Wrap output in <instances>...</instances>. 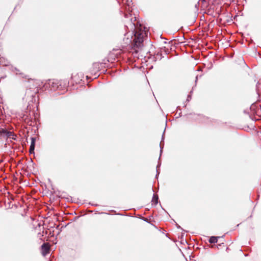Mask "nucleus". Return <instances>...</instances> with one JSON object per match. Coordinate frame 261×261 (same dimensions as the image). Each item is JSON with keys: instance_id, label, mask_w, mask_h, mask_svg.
Masks as SVG:
<instances>
[{"instance_id": "nucleus-1", "label": "nucleus", "mask_w": 261, "mask_h": 261, "mask_svg": "<svg viewBox=\"0 0 261 261\" xmlns=\"http://www.w3.org/2000/svg\"><path fill=\"white\" fill-rule=\"evenodd\" d=\"M124 17L128 18V21L125 22V28L126 33L124 34L122 42V47L130 46L132 48L138 52L143 46L144 38L146 34L145 31L142 30V27H136L133 22V19L136 17H132L130 13L125 14ZM136 19H134V21Z\"/></svg>"}, {"instance_id": "nucleus-2", "label": "nucleus", "mask_w": 261, "mask_h": 261, "mask_svg": "<svg viewBox=\"0 0 261 261\" xmlns=\"http://www.w3.org/2000/svg\"><path fill=\"white\" fill-rule=\"evenodd\" d=\"M45 84L48 85L54 90L58 89L59 86L61 85H59L58 81L55 80H49L48 83Z\"/></svg>"}, {"instance_id": "nucleus-3", "label": "nucleus", "mask_w": 261, "mask_h": 261, "mask_svg": "<svg viewBox=\"0 0 261 261\" xmlns=\"http://www.w3.org/2000/svg\"><path fill=\"white\" fill-rule=\"evenodd\" d=\"M42 248V254L43 256H45L46 254L49 253V246L47 243H43L41 245Z\"/></svg>"}, {"instance_id": "nucleus-4", "label": "nucleus", "mask_w": 261, "mask_h": 261, "mask_svg": "<svg viewBox=\"0 0 261 261\" xmlns=\"http://www.w3.org/2000/svg\"><path fill=\"white\" fill-rule=\"evenodd\" d=\"M122 3L128 7V11H130L129 8H130L133 5L132 0H122Z\"/></svg>"}, {"instance_id": "nucleus-5", "label": "nucleus", "mask_w": 261, "mask_h": 261, "mask_svg": "<svg viewBox=\"0 0 261 261\" xmlns=\"http://www.w3.org/2000/svg\"><path fill=\"white\" fill-rule=\"evenodd\" d=\"M220 238V237H215V236L211 237L209 239V242L212 244L216 243L218 242V239Z\"/></svg>"}, {"instance_id": "nucleus-6", "label": "nucleus", "mask_w": 261, "mask_h": 261, "mask_svg": "<svg viewBox=\"0 0 261 261\" xmlns=\"http://www.w3.org/2000/svg\"><path fill=\"white\" fill-rule=\"evenodd\" d=\"M152 204L156 205L158 203V196L156 195L153 194L152 199Z\"/></svg>"}, {"instance_id": "nucleus-7", "label": "nucleus", "mask_w": 261, "mask_h": 261, "mask_svg": "<svg viewBox=\"0 0 261 261\" xmlns=\"http://www.w3.org/2000/svg\"><path fill=\"white\" fill-rule=\"evenodd\" d=\"M5 136L8 138H11L13 139H14V140L15 139V138H14V135L13 133L11 132H9V131L7 130V134H6Z\"/></svg>"}, {"instance_id": "nucleus-8", "label": "nucleus", "mask_w": 261, "mask_h": 261, "mask_svg": "<svg viewBox=\"0 0 261 261\" xmlns=\"http://www.w3.org/2000/svg\"><path fill=\"white\" fill-rule=\"evenodd\" d=\"M31 139V143L30 146L35 147V141L36 138L35 137H32Z\"/></svg>"}, {"instance_id": "nucleus-9", "label": "nucleus", "mask_w": 261, "mask_h": 261, "mask_svg": "<svg viewBox=\"0 0 261 261\" xmlns=\"http://www.w3.org/2000/svg\"><path fill=\"white\" fill-rule=\"evenodd\" d=\"M7 130H6L5 129L2 128L0 129V135H6V134H7Z\"/></svg>"}, {"instance_id": "nucleus-10", "label": "nucleus", "mask_w": 261, "mask_h": 261, "mask_svg": "<svg viewBox=\"0 0 261 261\" xmlns=\"http://www.w3.org/2000/svg\"><path fill=\"white\" fill-rule=\"evenodd\" d=\"M34 150H35V147H32V146L30 147L29 152L31 154V153L34 154Z\"/></svg>"}, {"instance_id": "nucleus-11", "label": "nucleus", "mask_w": 261, "mask_h": 261, "mask_svg": "<svg viewBox=\"0 0 261 261\" xmlns=\"http://www.w3.org/2000/svg\"><path fill=\"white\" fill-rule=\"evenodd\" d=\"M159 166H160V165H158V166H156V173H156V178H157V176H158V174H159V171H158V168L159 167Z\"/></svg>"}, {"instance_id": "nucleus-12", "label": "nucleus", "mask_w": 261, "mask_h": 261, "mask_svg": "<svg viewBox=\"0 0 261 261\" xmlns=\"http://www.w3.org/2000/svg\"><path fill=\"white\" fill-rule=\"evenodd\" d=\"M160 148H161L160 152L161 153V152H162V151L163 148V147L162 146V145H161V143H160Z\"/></svg>"}, {"instance_id": "nucleus-13", "label": "nucleus", "mask_w": 261, "mask_h": 261, "mask_svg": "<svg viewBox=\"0 0 261 261\" xmlns=\"http://www.w3.org/2000/svg\"><path fill=\"white\" fill-rule=\"evenodd\" d=\"M191 98V97L190 95H188L187 100L189 101Z\"/></svg>"}, {"instance_id": "nucleus-14", "label": "nucleus", "mask_w": 261, "mask_h": 261, "mask_svg": "<svg viewBox=\"0 0 261 261\" xmlns=\"http://www.w3.org/2000/svg\"><path fill=\"white\" fill-rule=\"evenodd\" d=\"M177 228H180V226H179V225H177Z\"/></svg>"}, {"instance_id": "nucleus-15", "label": "nucleus", "mask_w": 261, "mask_h": 261, "mask_svg": "<svg viewBox=\"0 0 261 261\" xmlns=\"http://www.w3.org/2000/svg\"><path fill=\"white\" fill-rule=\"evenodd\" d=\"M197 79H198V77H197V76H196V82L197 81Z\"/></svg>"}, {"instance_id": "nucleus-16", "label": "nucleus", "mask_w": 261, "mask_h": 261, "mask_svg": "<svg viewBox=\"0 0 261 261\" xmlns=\"http://www.w3.org/2000/svg\"><path fill=\"white\" fill-rule=\"evenodd\" d=\"M15 70L17 71H18L19 70L17 69V68H15Z\"/></svg>"}]
</instances>
